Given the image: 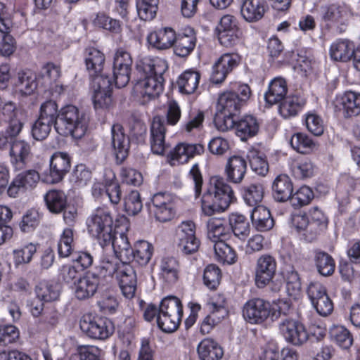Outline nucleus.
<instances>
[{
  "label": "nucleus",
  "instance_id": "1",
  "mask_svg": "<svg viewBox=\"0 0 360 360\" xmlns=\"http://www.w3.org/2000/svg\"><path fill=\"white\" fill-rule=\"evenodd\" d=\"M39 118L54 124L56 131L63 136L81 139L87 129L85 115L77 107L69 105L58 112V105L53 100L41 103Z\"/></svg>",
  "mask_w": 360,
  "mask_h": 360
},
{
  "label": "nucleus",
  "instance_id": "2",
  "mask_svg": "<svg viewBox=\"0 0 360 360\" xmlns=\"http://www.w3.org/2000/svg\"><path fill=\"white\" fill-rule=\"evenodd\" d=\"M166 61L160 58H144L138 66L143 78L135 84L133 92L141 104L157 98L163 90L162 75L166 71Z\"/></svg>",
  "mask_w": 360,
  "mask_h": 360
},
{
  "label": "nucleus",
  "instance_id": "3",
  "mask_svg": "<svg viewBox=\"0 0 360 360\" xmlns=\"http://www.w3.org/2000/svg\"><path fill=\"white\" fill-rule=\"evenodd\" d=\"M234 200V193L224 178L212 176L207 191L202 197V212L206 216L224 212Z\"/></svg>",
  "mask_w": 360,
  "mask_h": 360
},
{
  "label": "nucleus",
  "instance_id": "4",
  "mask_svg": "<svg viewBox=\"0 0 360 360\" xmlns=\"http://www.w3.org/2000/svg\"><path fill=\"white\" fill-rule=\"evenodd\" d=\"M89 233L101 246L110 244L112 238L113 221L109 211L99 208L87 219Z\"/></svg>",
  "mask_w": 360,
  "mask_h": 360
},
{
  "label": "nucleus",
  "instance_id": "5",
  "mask_svg": "<svg viewBox=\"0 0 360 360\" xmlns=\"http://www.w3.org/2000/svg\"><path fill=\"white\" fill-rule=\"evenodd\" d=\"M82 331L89 338L95 340H105L114 332L112 323L103 317L84 314L79 321Z\"/></svg>",
  "mask_w": 360,
  "mask_h": 360
},
{
  "label": "nucleus",
  "instance_id": "6",
  "mask_svg": "<svg viewBox=\"0 0 360 360\" xmlns=\"http://www.w3.org/2000/svg\"><path fill=\"white\" fill-rule=\"evenodd\" d=\"M251 90L248 85L238 86L237 91H226L218 98L220 110L229 114H236L240 108L250 97Z\"/></svg>",
  "mask_w": 360,
  "mask_h": 360
},
{
  "label": "nucleus",
  "instance_id": "7",
  "mask_svg": "<svg viewBox=\"0 0 360 360\" xmlns=\"http://www.w3.org/2000/svg\"><path fill=\"white\" fill-rule=\"evenodd\" d=\"M178 248L184 255H191L198 251L200 240L195 236V226L191 221H183L176 231Z\"/></svg>",
  "mask_w": 360,
  "mask_h": 360
},
{
  "label": "nucleus",
  "instance_id": "8",
  "mask_svg": "<svg viewBox=\"0 0 360 360\" xmlns=\"http://www.w3.org/2000/svg\"><path fill=\"white\" fill-rule=\"evenodd\" d=\"M271 304L260 298L248 300L244 305L243 315L250 323H262L271 316Z\"/></svg>",
  "mask_w": 360,
  "mask_h": 360
},
{
  "label": "nucleus",
  "instance_id": "9",
  "mask_svg": "<svg viewBox=\"0 0 360 360\" xmlns=\"http://www.w3.org/2000/svg\"><path fill=\"white\" fill-rule=\"evenodd\" d=\"M308 296L316 311L323 316L331 314L333 303L325 287L319 283H311L307 288Z\"/></svg>",
  "mask_w": 360,
  "mask_h": 360
},
{
  "label": "nucleus",
  "instance_id": "10",
  "mask_svg": "<svg viewBox=\"0 0 360 360\" xmlns=\"http://www.w3.org/2000/svg\"><path fill=\"white\" fill-rule=\"evenodd\" d=\"M278 329L284 338L293 345H301L308 338V334L304 326L291 318L281 319Z\"/></svg>",
  "mask_w": 360,
  "mask_h": 360
},
{
  "label": "nucleus",
  "instance_id": "11",
  "mask_svg": "<svg viewBox=\"0 0 360 360\" xmlns=\"http://www.w3.org/2000/svg\"><path fill=\"white\" fill-rule=\"evenodd\" d=\"M276 271V261L270 255L264 254L258 257L255 267V283L257 287L264 288L274 278Z\"/></svg>",
  "mask_w": 360,
  "mask_h": 360
},
{
  "label": "nucleus",
  "instance_id": "12",
  "mask_svg": "<svg viewBox=\"0 0 360 360\" xmlns=\"http://www.w3.org/2000/svg\"><path fill=\"white\" fill-rule=\"evenodd\" d=\"M129 262H121L117 268V278L123 295L131 299L135 295L137 285L136 273Z\"/></svg>",
  "mask_w": 360,
  "mask_h": 360
},
{
  "label": "nucleus",
  "instance_id": "13",
  "mask_svg": "<svg viewBox=\"0 0 360 360\" xmlns=\"http://www.w3.org/2000/svg\"><path fill=\"white\" fill-rule=\"evenodd\" d=\"M151 212L157 221L166 222L174 218L175 212L169 194L158 193L152 198Z\"/></svg>",
  "mask_w": 360,
  "mask_h": 360
},
{
  "label": "nucleus",
  "instance_id": "14",
  "mask_svg": "<svg viewBox=\"0 0 360 360\" xmlns=\"http://www.w3.org/2000/svg\"><path fill=\"white\" fill-rule=\"evenodd\" d=\"M112 85V82L108 77H98L94 79L93 101L95 108H105L111 105Z\"/></svg>",
  "mask_w": 360,
  "mask_h": 360
},
{
  "label": "nucleus",
  "instance_id": "15",
  "mask_svg": "<svg viewBox=\"0 0 360 360\" xmlns=\"http://www.w3.org/2000/svg\"><path fill=\"white\" fill-rule=\"evenodd\" d=\"M101 282L96 272L88 271L75 282V295L80 300L89 299L94 295Z\"/></svg>",
  "mask_w": 360,
  "mask_h": 360
},
{
  "label": "nucleus",
  "instance_id": "16",
  "mask_svg": "<svg viewBox=\"0 0 360 360\" xmlns=\"http://www.w3.org/2000/svg\"><path fill=\"white\" fill-rule=\"evenodd\" d=\"M239 57L236 54L225 53L214 64L211 80L213 83L220 84L226 79L227 75L236 67Z\"/></svg>",
  "mask_w": 360,
  "mask_h": 360
},
{
  "label": "nucleus",
  "instance_id": "17",
  "mask_svg": "<svg viewBox=\"0 0 360 360\" xmlns=\"http://www.w3.org/2000/svg\"><path fill=\"white\" fill-rule=\"evenodd\" d=\"M239 57L236 54L225 53L214 64L211 80L213 83L220 84L226 79L227 75L236 67Z\"/></svg>",
  "mask_w": 360,
  "mask_h": 360
},
{
  "label": "nucleus",
  "instance_id": "18",
  "mask_svg": "<svg viewBox=\"0 0 360 360\" xmlns=\"http://www.w3.org/2000/svg\"><path fill=\"white\" fill-rule=\"evenodd\" d=\"M239 57L236 54L225 53L214 64L211 80L213 83L220 84L226 79L227 75L236 67Z\"/></svg>",
  "mask_w": 360,
  "mask_h": 360
},
{
  "label": "nucleus",
  "instance_id": "19",
  "mask_svg": "<svg viewBox=\"0 0 360 360\" xmlns=\"http://www.w3.org/2000/svg\"><path fill=\"white\" fill-rule=\"evenodd\" d=\"M111 145L117 162H122L128 155L129 140L120 124H115L111 128Z\"/></svg>",
  "mask_w": 360,
  "mask_h": 360
},
{
  "label": "nucleus",
  "instance_id": "20",
  "mask_svg": "<svg viewBox=\"0 0 360 360\" xmlns=\"http://www.w3.org/2000/svg\"><path fill=\"white\" fill-rule=\"evenodd\" d=\"M70 169V159L67 153H56L50 162V175L46 181L55 184L60 181Z\"/></svg>",
  "mask_w": 360,
  "mask_h": 360
},
{
  "label": "nucleus",
  "instance_id": "21",
  "mask_svg": "<svg viewBox=\"0 0 360 360\" xmlns=\"http://www.w3.org/2000/svg\"><path fill=\"white\" fill-rule=\"evenodd\" d=\"M148 43L159 50H165L174 45L176 34L171 27H164L150 33L147 37Z\"/></svg>",
  "mask_w": 360,
  "mask_h": 360
},
{
  "label": "nucleus",
  "instance_id": "22",
  "mask_svg": "<svg viewBox=\"0 0 360 360\" xmlns=\"http://www.w3.org/2000/svg\"><path fill=\"white\" fill-rule=\"evenodd\" d=\"M335 105L345 117L356 116L360 113V94L347 91L337 97Z\"/></svg>",
  "mask_w": 360,
  "mask_h": 360
},
{
  "label": "nucleus",
  "instance_id": "23",
  "mask_svg": "<svg viewBox=\"0 0 360 360\" xmlns=\"http://www.w3.org/2000/svg\"><path fill=\"white\" fill-rule=\"evenodd\" d=\"M30 154V145L22 140L14 139L11 141V162L16 170L22 169Z\"/></svg>",
  "mask_w": 360,
  "mask_h": 360
},
{
  "label": "nucleus",
  "instance_id": "24",
  "mask_svg": "<svg viewBox=\"0 0 360 360\" xmlns=\"http://www.w3.org/2000/svg\"><path fill=\"white\" fill-rule=\"evenodd\" d=\"M105 59V55L98 49L93 47L86 49L85 63L92 82L96 77H107L102 74Z\"/></svg>",
  "mask_w": 360,
  "mask_h": 360
},
{
  "label": "nucleus",
  "instance_id": "25",
  "mask_svg": "<svg viewBox=\"0 0 360 360\" xmlns=\"http://www.w3.org/2000/svg\"><path fill=\"white\" fill-rule=\"evenodd\" d=\"M204 152V147L201 144L179 143L170 153L172 165L184 164L195 155H200Z\"/></svg>",
  "mask_w": 360,
  "mask_h": 360
},
{
  "label": "nucleus",
  "instance_id": "26",
  "mask_svg": "<svg viewBox=\"0 0 360 360\" xmlns=\"http://www.w3.org/2000/svg\"><path fill=\"white\" fill-rule=\"evenodd\" d=\"M150 133V146L153 153L157 155H163L167 146L165 142V128L164 122L160 117L156 116L153 118Z\"/></svg>",
  "mask_w": 360,
  "mask_h": 360
},
{
  "label": "nucleus",
  "instance_id": "27",
  "mask_svg": "<svg viewBox=\"0 0 360 360\" xmlns=\"http://www.w3.org/2000/svg\"><path fill=\"white\" fill-rule=\"evenodd\" d=\"M117 257L121 262H130L133 259L131 248L127 236L124 233L112 231V238L110 242Z\"/></svg>",
  "mask_w": 360,
  "mask_h": 360
},
{
  "label": "nucleus",
  "instance_id": "28",
  "mask_svg": "<svg viewBox=\"0 0 360 360\" xmlns=\"http://www.w3.org/2000/svg\"><path fill=\"white\" fill-rule=\"evenodd\" d=\"M225 171L229 181L239 184L246 173L247 162L240 156H232L228 160Z\"/></svg>",
  "mask_w": 360,
  "mask_h": 360
},
{
  "label": "nucleus",
  "instance_id": "29",
  "mask_svg": "<svg viewBox=\"0 0 360 360\" xmlns=\"http://www.w3.org/2000/svg\"><path fill=\"white\" fill-rule=\"evenodd\" d=\"M264 0H241L240 12L249 22L260 20L265 13Z\"/></svg>",
  "mask_w": 360,
  "mask_h": 360
},
{
  "label": "nucleus",
  "instance_id": "30",
  "mask_svg": "<svg viewBox=\"0 0 360 360\" xmlns=\"http://www.w3.org/2000/svg\"><path fill=\"white\" fill-rule=\"evenodd\" d=\"M354 44L348 39H339L334 41L330 47V56L335 61L347 62L354 53Z\"/></svg>",
  "mask_w": 360,
  "mask_h": 360
},
{
  "label": "nucleus",
  "instance_id": "31",
  "mask_svg": "<svg viewBox=\"0 0 360 360\" xmlns=\"http://www.w3.org/2000/svg\"><path fill=\"white\" fill-rule=\"evenodd\" d=\"M251 220L253 226L259 231L270 230L274 225L270 211L264 206L254 207L251 213Z\"/></svg>",
  "mask_w": 360,
  "mask_h": 360
},
{
  "label": "nucleus",
  "instance_id": "32",
  "mask_svg": "<svg viewBox=\"0 0 360 360\" xmlns=\"http://www.w3.org/2000/svg\"><path fill=\"white\" fill-rule=\"evenodd\" d=\"M210 309L212 310L211 313L205 318L200 326V332L202 334L209 333L211 329L224 316L225 312L224 299L219 302H212L210 304Z\"/></svg>",
  "mask_w": 360,
  "mask_h": 360
},
{
  "label": "nucleus",
  "instance_id": "33",
  "mask_svg": "<svg viewBox=\"0 0 360 360\" xmlns=\"http://www.w3.org/2000/svg\"><path fill=\"white\" fill-rule=\"evenodd\" d=\"M274 197L278 202H285L290 199L293 191L290 179L286 175H279L272 186Z\"/></svg>",
  "mask_w": 360,
  "mask_h": 360
},
{
  "label": "nucleus",
  "instance_id": "34",
  "mask_svg": "<svg viewBox=\"0 0 360 360\" xmlns=\"http://www.w3.org/2000/svg\"><path fill=\"white\" fill-rule=\"evenodd\" d=\"M288 91L285 80L282 77L274 79L269 84V90L264 97L271 105L281 102L286 96Z\"/></svg>",
  "mask_w": 360,
  "mask_h": 360
},
{
  "label": "nucleus",
  "instance_id": "35",
  "mask_svg": "<svg viewBox=\"0 0 360 360\" xmlns=\"http://www.w3.org/2000/svg\"><path fill=\"white\" fill-rule=\"evenodd\" d=\"M198 353L201 360H219L224 354L218 343L209 338L204 339L200 342Z\"/></svg>",
  "mask_w": 360,
  "mask_h": 360
},
{
  "label": "nucleus",
  "instance_id": "36",
  "mask_svg": "<svg viewBox=\"0 0 360 360\" xmlns=\"http://www.w3.org/2000/svg\"><path fill=\"white\" fill-rule=\"evenodd\" d=\"M258 129L259 124L252 115L244 116L236 123V133L242 141L256 135Z\"/></svg>",
  "mask_w": 360,
  "mask_h": 360
},
{
  "label": "nucleus",
  "instance_id": "37",
  "mask_svg": "<svg viewBox=\"0 0 360 360\" xmlns=\"http://www.w3.org/2000/svg\"><path fill=\"white\" fill-rule=\"evenodd\" d=\"M207 237L214 243L224 240L229 233V228L221 218L210 219L207 224Z\"/></svg>",
  "mask_w": 360,
  "mask_h": 360
},
{
  "label": "nucleus",
  "instance_id": "38",
  "mask_svg": "<svg viewBox=\"0 0 360 360\" xmlns=\"http://www.w3.org/2000/svg\"><path fill=\"white\" fill-rule=\"evenodd\" d=\"M15 86L22 95L32 94L37 87L35 74L28 70L19 72Z\"/></svg>",
  "mask_w": 360,
  "mask_h": 360
},
{
  "label": "nucleus",
  "instance_id": "39",
  "mask_svg": "<svg viewBox=\"0 0 360 360\" xmlns=\"http://www.w3.org/2000/svg\"><path fill=\"white\" fill-rule=\"evenodd\" d=\"M46 205L50 212L58 214L63 212L67 205V196L64 192L51 190L44 195Z\"/></svg>",
  "mask_w": 360,
  "mask_h": 360
},
{
  "label": "nucleus",
  "instance_id": "40",
  "mask_svg": "<svg viewBox=\"0 0 360 360\" xmlns=\"http://www.w3.org/2000/svg\"><path fill=\"white\" fill-rule=\"evenodd\" d=\"M158 314L181 321L183 316L181 301L176 297H168L163 299L160 303Z\"/></svg>",
  "mask_w": 360,
  "mask_h": 360
},
{
  "label": "nucleus",
  "instance_id": "41",
  "mask_svg": "<svg viewBox=\"0 0 360 360\" xmlns=\"http://www.w3.org/2000/svg\"><path fill=\"white\" fill-rule=\"evenodd\" d=\"M200 78V74L195 71L184 72L177 81L180 92L185 94H193L198 88Z\"/></svg>",
  "mask_w": 360,
  "mask_h": 360
},
{
  "label": "nucleus",
  "instance_id": "42",
  "mask_svg": "<svg viewBox=\"0 0 360 360\" xmlns=\"http://www.w3.org/2000/svg\"><path fill=\"white\" fill-rule=\"evenodd\" d=\"M229 221L235 236L241 240H244L248 236L250 226L248 221L243 215L232 214L229 217Z\"/></svg>",
  "mask_w": 360,
  "mask_h": 360
},
{
  "label": "nucleus",
  "instance_id": "43",
  "mask_svg": "<svg viewBox=\"0 0 360 360\" xmlns=\"http://www.w3.org/2000/svg\"><path fill=\"white\" fill-rule=\"evenodd\" d=\"M282 101L279 112L285 118L295 116L304 104V101L297 96L285 97Z\"/></svg>",
  "mask_w": 360,
  "mask_h": 360
},
{
  "label": "nucleus",
  "instance_id": "44",
  "mask_svg": "<svg viewBox=\"0 0 360 360\" xmlns=\"http://www.w3.org/2000/svg\"><path fill=\"white\" fill-rule=\"evenodd\" d=\"M314 261L319 273L322 276H328L334 273L335 261L327 252L321 250L316 251Z\"/></svg>",
  "mask_w": 360,
  "mask_h": 360
},
{
  "label": "nucleus",
  "instance_id": "45",
  "mask_svg": "<svg viewBox=\"0 0 360 360\" xmlns=\"http://www.w3.org/2000/svg\"><path fill=\"white\" fill-rule=\"evenodd\" d=\"M37 298L44 302H53L60 296V288L57 284L41 282L35 287Z\"/></svg>",
  "mask_w": 360,
  "mask_h": 360
},
{
  "label": "nucleus",
  "instance_id": "46",
  "mask_svg": "<svg viewBox=\"0 0 360 360\" xmlns=\"http://www.w3.org/2000/svg\"><path fill=\"white\" fill-rule=\"evenodd\" d=\"M196 39L194 34H179L176 36L174 51L176 56L186 57L193 50Z\"/></svg>",
  "mask_w": 360,
  "mask_h": 360
},
{
  "label": "nucleus",
  "instance_id": "47",
  "mask_svg": "<svg viewBox=\"0 0 360 360\" xmlns=\"http://www.w3.org/2000/svg\"><path fill=\"white\" fill-rule=\"evenodd\" d=\"M153 253V245L146 240H140L136 243L133 249V259L141 265L147 264L151 259Z\"/></svg>",
  "mask_w": 360,
  "mask_h": 360
},
{
  "label": "nucleus",
  "instance_id": "48",
  "mask_svg": "<svg viewBox=\"0 0 360 360\" xmlns=\"http://www.w3.org/2000/svg\"><path fill=\"white\" fill-rule=\"evenodd\" d=\"M115 260L112 256L103 255L93 272L98 274L101 281L103 278L117 274L119 264L115 263Z\"/></svg>",
  "mask_w": 360,
  "mask_h": 360
},
{
  "label": "nucleus",
  "instance_id": "49",
  "mask_svg": "<svg viewBox=\"0 0 360 360\" xmlns=\"http://www.w3.org/2000/svg\"><path fill=\"white\" fill-rule=\"evenodd\" d=\"M215 258L220 262L233 264L236 262V254L233 249L224 240L217 241L214 244Z\"/></svg>",
  "mask_w": 360,
  "mask_h": 360
},
{
  "label": "nucleus",
  "instance_id": "50",
  "mask_svg": "<svg viewBox=\"0 0 360 360\" xmlns=\"http://www.w3.org/2000/svg\"><path fill=\"white\" fill-rule=\"evenodd\" d=\"M264 197V188L260 184H252L244 190L243 198L245 202L251 207L260 206Z\"/></svg>",
  "mask_w": 360,
  "mask_h": 360
},
{
  "label": "nucleus",
  "instance_id": "51",
  "mask_svg": "<svg viewBox=\"0 0 360 360\" xmlns=\"http://www.w3.org/2000/svg\"><path fill=\"white\" fill-rule=\"evenodd\" d=\"M331 338L343 349H348L352 345L353 338L349 331L342 326H334L330 330Z\"/></svg>",
  "mask_w": 360,
  "mask_h": 360
},
{
  "label": "nucleus",
  "instance_id": "52",
  "mask_svg": "<svg viewBox=\"0 0 360 360\" xmlns=\"http://www.w3.org/2000/svg\"><path fill=\"white\" fill-rule=\"evenodd\" d=\"M159 0H138L136 8L138 14L143 20H153L158 11Z\"/></svg>",
  "mask_w": 360,
  "mask_h": 360
},
{
  "label": "nucleus",
  "instance_id": "53",
  "mask_svg": "<svg viewBox=\"0 0 360 360\" xmlns=\"http://www.w3.org/2000/svg\"><path fill=\"white\" fill-rule=\"evenodd\" d=\"M292 148L300 153H308L315 147V143L305 134L296 133L290 139Z\"/></svg>",
  "mask_w": 360,
  "mask_h": 360
},
{
  "label": "nucleus",
  "instance_id": "54",
  "mask_svg": "<svg viewBox=\"0 0 360 360\" xmlns=\"http://www.w3.org/2000/svg\"><path fill=\"white\" fill-rule=\"evenodd\" d=\"M74 248L73 231L65 229L58 243V252L60 257H68L72 253Z\"/></svg>",
  "mask_w": 360,
  "mask_h": 360
},
{
  "label": "nucleus",
  "instance_id": "55",
  "mask_svg": "<svg viewBox=\"0 0 360 360\" xmlns=\"http://www.w3.org/2000/svg\"><path fill=\"white\" fill-rule=\"evenodd\" d=\"M15 179V182L20 184L22 187V191H27L36 187L40 179V176L36 170L30 169L21 172Z\"/></svg>",
  "mask_w": 360,
  "mask_h": 360
},
{
  "label": "nucleus",
  "instance_id": "56",
  "mask_svg": "<svg viewBox=\"0 0 360 360\" xmlns=\"http://www.w3.org/2000/svg\"><path fill=\"white\" fill-rule=\"evenodd\" d=\"M221 278V270L216 265L210 264L205 269L203 281L208 288L216 289L220 283Z\"/></svg>",
  "mask_w": 360,
  "mask_h": 360
},
{
  "label": "nucleus",
  "instance_id": "57",
  "mask_svg": "<svg viewBox=\"0 0 360 360\" xmlns=\"http://www.w3.org/2000/svg\"><path fill=\"white\" fill-rule=\"evenodd\" d=\"M125 211L131 215H136L142 209L143 205L140 194L137 191H131L124 199Z\"/></svg>",
  "mask_w": 360,
  "mask_h": 360
},
{
  "label": "nucleus",
  "instance_id": "58",
  "mask_svg": "<svg viewBox=\"0 0 360 360\" xmlns=\"http://www.w3.org/2000/svg\"><path fill=\"white\" fill-rule=\"evenodd\" d=\"M178 262L173 257H166L162 260L161 271L162 276L169 282H174L177 279Z\"/></svg>",
  "mask_w": 360,
  "mask_h": 360
},
{
  "label": "nucleus",
  "instance_id": "59",
  "mask_svg": "<svg viewBox=\"0 0 360 360\" xmlns=\"http://www.w3.org/2000/svg\"><path fill=\"white\" fill-rule=\"evenodd\" d=\"M249 158L252 169L259 175L265 176L269 172V164L264 155L252 152Z\"/></svg>",
  "mask_w": 360,
  "mask_h": 360
},
{
  "label": "nucleus",
  "instance_id": "60",
  "mask_svg": "<svg viewBox=\"0 0 360 360\" xmlns=\"http://www.w3.org/2000/svg\"><path fill=\"white\" fill-rule=\"evenodd\" d=\"M313 198L312 190L309 187L304 186L292 195L290 200L293 206L302 207L308 205Z\"/></svg>",
  "mask_w": 360,
  "mask_h": 360
},
{
  "label": "nucleus",
  "instance_id": "61",
  "mask_svg": "<svg viewBox=\"0 0 360 360\" xmlns=\"http://www.w3.org/2000/svg\"><path fill=\"white\" fill-rule=\"evenodd\" d=\"M53 124L49 121L38 118L32 127V136L38 141L44 140L50 134Z\"/></svg>",
  "mask_w": 360,
  "mask_h": 360
},
{
  "label": "nucleus",
  "instance_id": "62",
  "mask_svg": "<svg viewBox=\"0 0 360 360\" xmlns=\"http://www.w3.org/2000/svg\"><path fill=\"white\" fill-rule=\"evenodd\" d=\"M109 179L105 182V192L110 202L117 204L121 199V191L119 184L115 181V175L111 172H108Z\"/></svg>",
  "mask_w": 360,
  "mask_h": 360
},
{
  "label": "nucleus",
  "instance_id": "63",
  "mask_svg": "<svg viewBox=\"0 0 360 360\" xmlns=\"http://www.w3.org/2000/svg\"><path fill=\"white\" fill-rule=\"evenodd\" d=\"M72 355L77 357L78 360H101V350L95 346H80Z\"/></svg>",
  "mask_w": 360,
  "mask_h": 360
},
{
  "label": "nucleus",
  "instance_id": "64",
  "mask_svg": "<svg viewBox=\"0 0 360 360\" xmlns=\"http://www.w3.org/2000/svg\"><path fill=\"white\" fill-rule=\"evenodd\" d=\"M132 64L133 60L129 52L123 49L117 50L113 58L112 68L131 70Z\"/></svg>",
  "mask_w": 360,
  "mask_h": 360
}]
</instances>
